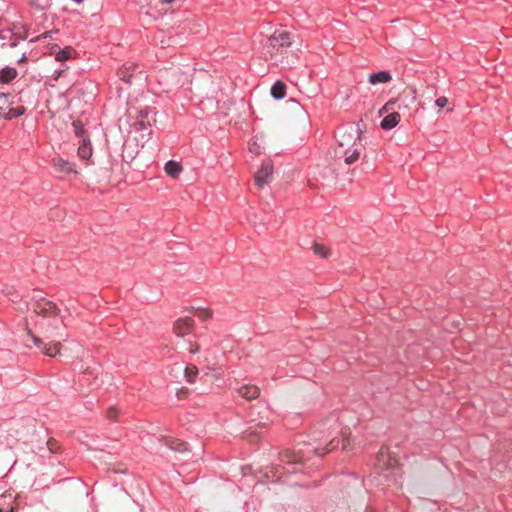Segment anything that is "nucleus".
<instances>
[{"label": "nucleus", "instance_id": "obj_9", "mask_svg": "<svg viewBox=\"0 0 512 512\" xmlns=\"http://www.w3.org/2000/svg\"><path fill=\"white\" fill-rule=\"evenodd\" d=\"M273 165L271 161H264L260 169L255 174V183L259 188H263L272 179Z\"/></svg>", "mask_w": 512, "mask_h": 512}, {"label": "nucleus", "instance_id": "obj_36", "mask_svg": "<svg viewBox=\"0 0 512 512\" xmlns=\"http://www.w3.org/2000/svg\"><path fill=\"white\" fill-rule=\"evenodd\" d=\"M49 34H50V32H45V33L43 34V37H44V38H46V37H48V35H49Z\"/></svg>", "mask_w": 512, "mask_h": 512}, {"label": "nucleus", "instance_id": "obj_2", "mask_svg": "<svg viewBox=\"0 0 512 512\" xmlns=\"http://www.w3.org/2000/svg\"><path fill=\"white\" fill-rule=\"evenodd\" d=\"M35 313L42 317L41 322L38 324L42 327L47 325V327L57 328L59 324H63V319L59 317V309L56 304L47 299H40L35 303L34 306Z\"/></svg>", "mask_w": 512, "mask_h": 512}, {"label": "nucleus", "instance_id": "obj_27", "mask_svg": "<svg viewBox=\"0 0 512 512\" xmlns=\"http://www.w3.org/2000/svg\"><path fill=\"white\" fill-rule=\"evenodd\" d=\"M73 129H74V133L76 134L77 137L80 138V140H82L83 138H87L85 136V130H84L81 122L74 121L73 122Z\"/></svg>", "mask_w": 512, "mask_h": 512}, {"label": "nucleus", "instance_id": "obj_5", "mask_svg": "<svg viewBox=\"0 0 512 512\" xmlns=\"http://www.w3.org/2000/svg\"><path fill=\"white\" fill-rule=\"evenodd\" d=\"M9 95L0 94V119L10 120L19 117L25 113L23 106L12 107Z\"/></svg>", "mask_w": 512, "mask_h": 512}, {"label": "nucleus", "instance_id": "obj_22", "mask_svg": "<svg viewBox=\"0 0 512 512\" xmlns=\"http://www.w3.org/2000/svg\"><path fill=\"white\" fill-rule=\"evenodd\" d=\"M74 49L70 46L65 47L62 50H58L55 53V59L59 62H64L72 57Z\"/></svg>", "mask_w": 512, "mask_h": 512}, {"label": "nucleus", "instance_id": "obj_20", "mask_svg": "<svg viewBox=\"0 0 512 512\" xmlns=\"http://www.w3.org/2000/svg\"><path fill=\"white\" fill-rule=\"evenodd\" d=\"M17 76V71L12 67H5L0 72V82L9 83Z\"/></svg>", "mask_w": 512, "mask_h": 512}, {"label": "nucleus", "instance_id": "obj_38", "mask_svg": "<svg viewBox=\"0 0 512 512\" xmlns=\"http://www.w3.org/2000/svg\"><path fill=\"white\" fill-rule=\"evenodd\" d=\"M390 474H384L383 477L388 478Z\"/></svg>", "mask_w": 512, "mask_h": 512}, {"label": "nucleus", "instance_id": "obj_32", "mask_svg": "<svg viewBox=\"0 0 512 512\" xmlns=\"http://www.w3.org/2000/svg\"><path fill=\"white\" fill-rule=\"evenodd\" d=\"M343 439H342V448L347 449L348 448V440L346 438L345 432H342Z\"/></svg>", "mask_w": 512, "mask_h": 512}, {"label": "nucleus", "instance_id": "obj_16", "mask_svg": "<svg viewBox=\"0 0 512 512\" xmlns=\"http://www.w3.org/2000/svg\"><path fill=\"white\" fill-rule=\"evenodd\" d=\"M155 112L154 109L151 107H145L144 109H141L139 112L140 120L138 124L141 128H145L146 124L150 125V121L154 120Z\"/></svg>", "mask_w": 512, "mask_h": 512}, {"label": "nucleus", "instance_id": "obj_28", "mask_svg": "<svg viewBox=\"0 0 512 512\" xmlns=\"http://www.w3.org/2000/svg\"><path fill=\"white\" fill-rule=\"evenodd\" d=\"M249 151L255 155H258L261 153V147L257 144V141L254 140L249 143Z\"/></svg>", "mask_w": 512, "mask_h": 512}, {"label": "nucleus", "instance_id": "obj_35", "mask_svg": "<svg viewBox=\"0 0 512 512\" xmlns=\"http://www.w3.org/2000/svg\"><path fill=\"white\" fill-rule=\"evenodd\" d=\"M161 1H162V2H164V3H171V2H173L174 0H161Z\"/></svg>", "mask_w": 512, "mask_h": 512}, {"label": "nucleus", "instance_id": "obj_34", "mask_svg": "<svg viewBox=\"0 0 512 512\" xmlns=\"http://www.w3.org/2000/svg\"><path fill=\"white\" fill-rule=\"evenodd\" d=\"M55 73L57 74V75H56V79H58V78L60 77V75H61L62 71H61V70H60V71H55Z\"/></svg>", "mask_w": 512, "mask_h": 512}, {"label": "nucleus", "instance_id": "obj_30", "mask_svg": "<svg viewBox=\"0 0 512 512\" xmlns=\"http://www.w3.org/2000/svg\"><path fill=\"white\" fill-rule=\"evenodd\" d=\"M198 315L203 320L209 319L211 317V312L207 309H198Z\"/></svg>", "mask_w": 512, "mask_h": 512}, {"label": "nucleus", "instance_id": "obj_33", "mask_svg": "<svg viewBox=\"0 0 512 512\" xmlns=\"http://www.w3.org/2000/svg\"><path fill=\"white\" fill-rule=\"evenodd\" d=\"M89 379H88V374L84 373L82 376L79 377L78 381L80 384H83L84 382H87Z\"/></svg>", "mask_w": 512, "mask_h": 512}, {"label": "nucleus", "instance_id": "obj_29", "mask_svg": "<svg viewBox=\"0 0 512 512\" xmlns=\"http://www.w3.org/2000/svg\"><path fill=\"white\" fill-rule=\"evenodd\" d=\"M448 104V99L445 96H441L435 100V105L439 108H444Z\"/></svg>", "mask_w": 512, "mask_h": 512}, {"label": "nucleus", "instance_id": "obj_25", "mask_svg": "<svg viewBox=\"0 0 512 512\" xmlns=\"http://www.w3.org/2000/svg\"><path fill=\"white\" fill-rule=\"evenodd\" d=\"M313 251L321 258H327L329 256V250L324 245L319 243H315L313 245Z\"/></svg>", "mask_w": 512, "mask_h": 512}, {"label": "nucleus", "instance_id": "obj_18", "mask_svg": "<svg viewBox=\"0 0 512 512\" xmlns=\"http://www.w3.org/2000/svg\"><path fill=\"white\" fill-rule=\"evenodd\" d=\"M285 95L286 85L281 81L275 82L271 87V96L276 100H280L283 99Z\"/></svg>", "mask_w": 512, "mask_h": 512}, {"label": "nucleus", "instance_id": "obj_14", "mask_svg": "<svg viewBox=\"0 0 512 512\" xmlns=\"http://www.w3.org/2000/svg\"><path fill=\"white\" fill-rule=\"evenodd\" d=\"M238 393L245 399H255L259 396L260 390L255 385H242L238 388Z\"/></svg>", "mask_w": 512, "mask_h": 512}, {"label": "nucleus", "instance_id": "obj_4", "mask_svg": "<svg viewBox=\"0 0 512 512\" xmlns=\"http://www.w3.org/2000/svg\"><path fill=\"white\" fill-rule=\"evenodd\" d=\"M281 462L285 465L282 467V471L277 469V473L279 474L278 478L281 477L283 473H294L298 470L295 468V465H299L304 460V454L301 450L296 452L285 451L280 456Z\"/></svg>", "mask_w": 512, "mask_h": 512}, {"label": "nucleus", "instance_id": "obj_23", "mask_svg": "<svg viewBox=\"0 0 512 512\" xmlns=\"http://www.w3.org/2000/svg\"><path fill=\"white\" fill-rule=\"evenodd\" d=\"M185 378L188 382L193 383L194 379L198 373V369L194 365L186 366L184 369Z\"/></svg>", "mask_w": 512, "mask_h": 512}, {"label": "nucleus", "instance_id": "obj_3", "mask_svg": "<svg viewBox=\"0 0 512 512\" xmlns=\"http://www.w3.org/2000/svg\"><path fill=\"white\" fill-rule=\"evenodd\" d=\"M362 130L359 124H348L337 131L338 146L336 149L350 148L361 143Z\"/></svg>", "mask_w": 512, "mask_h": 512}, {"label": "nucleus", "instance_id": "obj_15", "mask_svg": "<svg viewBox=\"0 0 512 512\" xmlns=\"http://www.w3.org/2000/svg\"><path fill=\"white\" fill-rule=\"evenodd\" d=\"M400 121V114L397 112L388 114L381 121V128L384 130H390L397 126Z\"/></svg>", "mask_w": 512, "mask_h": 512}, {"label": "nucleus", "instance_id": "obj_26", "mask_svg": "<svg viewBox=\"0 0 512 512\" xmlns=\"http://www.w3.org/2000/svg\"><path fill=\"white\" fill-rule=\"evenodd\" d=\"M386 465L392 467L393 464L391 463L390 458H388L384 452H381L377 457V466L379 469H383Z\"/></svg>", "mask_w": 512, "mask_h": 512}, {"label": "nucleus", "instance_id": "obj_11", "mask_svg": "<svg viewBox=\"0 0 512 512\" xmlns=\"http://www.w3.org/2000/svg\"><path fill=\"white\" fill-rule=\"evenodd\" d=\"M53 166L54 168L65 174L70 173H76L75 165L72 162H69L68 160H65L61 157H57L53 159Z\"/></svg>", "mask_w": 512, "mask_h": 512}, {"label": "nucleus", "instance_id": "obj_24", "mask_svg": "<svg viewBox=\"0 0 512 512\" xmlns=\"http://www.w3.org/2000/svg\"><path fill=\"white\" fill-rule=\"evenodd\" d=\"M337 445L338 441L332 439L325 448L320 449L319 447H317L313 449V452L318 455H324L325 453L332 451Z\"/></svg>", "mask_w": 512, "mask_h": 512}, {"label": "nucleus", "instance_id": "obj_19", "mask_svg": "<svg viewBox=\"0 0 512 512\" xmlns=\"http://www.w3.org/2000/svg\"><path fill=\"white\" fill-rule=\"evenodd\" d=\"M182 171L180 163L170 160L165 164V172L172 178H177Z\"/></svg>", "mask_w": 512, "mask_h": 512}, {"label": "nucleus", "instance_id": "obj_12", "mask_svg": "<svg viewBox=\"0 0 512 512\" xmlns=\"http://www.w3.org/2000/svg\"><path fill=\"white\" fill-rule=\"evenodd\" d=\"M392 80V76L388 71H379L377 73L370 74L368 82L372 85L388 83Z\"/></svg>", "mask_w": 512, "mask_h": 512}, {"label": "nucleus", "instance_id": "obj_21", "mask_svg": "<svg viewBox=\"0 0 512 512\" xmlns=\"http://www.w3.org/2000/svg\"><path fill=\"white\" fill-rule=\"evenodd\" d=\"M165 445L174 451L185 452L188 451V444L180 440H166Z\"/></svg>", "mask_w": 512, "mask_h": 512}, {"label": "nucleus", "instance_id": "obj_31", "mask_svg": "<svg viewBox=\"0 0 512 512\" xmlns=\"http://www.w3.org/2000/svg\"><path fill=\"white\" fill-rule=\"evenodd\" d=\"M116 414H117L116 410L114 408H110L107 415L110 419H115Z\"/></svg>", "mask_w": 512, "mask_h": 512}, {"label": "nucleus", "instance_id": "obj_17", "mask_svg": "<svg viewBox=\"0 0 512 512\" xmlns=\"http://www.w3.org/2000/svg\"><path fill=\"white\" fill-rule=\"evenodd\" d=\"M135 69V64L134 63H126L123 65L122 68L119 69L118 71V76L119 78L126 82V83H129L131 81V78L133 76V71Z\"/></svg>", "mask_w": 512, "mask_h": 512}, {"label": "nucleus", "instance_id": "obj_13", "mask_svg": "<svg viewBox=\"0 0 512 512\" xmlns=\"http://www.w3.org/2000/svg\"><path fill=\"white\" fill-rule=\"evenodd\" d=\"M78 156L83 160H89L92 156V146L88 138L79 141Z\"/></svg>", "mask_w": 512, "mask_h": 512}, {"label": "nucleus", "instance_id": "obj_10", "mask_svg": "<svg viewBox=\"0 0 512 512\" xmlns=\"http://www.w3.org/2000/svg\"><path fill=\"white\" fill-rule=\"evenodd\" d=\"M0 39L4 41L3 45L7 42V45L14 47L17 45L19 40H23L24 37L10 28H2L0 29Z\"/></svg>", "mask_w": 512, "mask_h": 512}, {"label": "nucleus", "instance_id": "obj_7", "mask_svg": "<svg viewBox=\"0 0 512 512\" xmlns=\"http://www.w3.org/2000/svg\"><path fill=\"white\" fill-rule=\"evenodd\" d=\"M292 43V36L289 32L284 30H276L267 39L268 47L273 50H279L283 47H289Z\"/></svg>", "mask_w": 512, "mask_h": 512}, {"label": "nucleus", "instance_id": "obj_37", "mask_svg": "<svg viewBox=\"0 0 512 512\" xmlns=\"http://www.w3.org/2000/svg\"><path fill=\"white\" fill-rule=\"evenodd\" d=\"M73 1H74V2H76V3H78V4H80V3H82L84 0H73Z\"/></svg>", "mask_w": 512, "mask_h": 512}, {"label": "nucleus", "instance_id": "obj_8", "mask_svg": "<svg viewBox=\"0 0 512 512\" xmlns=\"http://www.w3.org/2000/svg\"><path fill=\"white\" fill-rule=\"evenodd\" d=\"M362 150L363 144H356V146L350 148L335 149V157L343 158L347 165H351L359 159Z\"/></svg>", "mask_w": 512, "mask_h": 512}, {"label": "nucleus", "instance_id": "obj_6", "mask_svg": "<svg viewBox=\"0 0 512 512\" xmlns=\"http://www.w3.org/2000/svg\"><path fill=\"white\" fill-rule=\"evenodd\" d=\"M28 337L32 340L34 345L41 350V352L49 357H55L60 354L61 342L45 343L41 338L35 336L31 331L28 332Z\"/></svg>", "mask_w": 512, "mask_h": 512}, {"label": "nucleus", "instance_id": "obj_1", "mask_svg": "<svg viewBox=\"0 0 512 512\" xmlns=\"http://www.w3.org/2000/svg\"><path fill=\"white\" fill-rule=\"evenodd\" d=\"M194 320L191 317H181L175 321L173 330L176 335V346L181 351L196 353L199 350L198 345L193 341L196 337L194 334Z\"/></svg>", "mask_w": 512, "mask_h": 512}]
</instances>
